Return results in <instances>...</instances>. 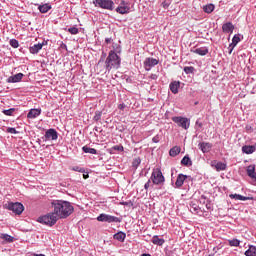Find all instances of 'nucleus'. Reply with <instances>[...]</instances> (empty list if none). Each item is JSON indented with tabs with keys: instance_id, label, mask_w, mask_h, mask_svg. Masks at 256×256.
I'll use <instances>...</instances> for the list:
<instances>
[{
	"instance_id": "17",
	"label": "nucleus",
	"mask_w": 256,
	"mask_h": 256,
	"mask_svg": "<svg viewBox=\"0 0 256 256\" xmlns=\"http://www.w3.org/2000/svg\"><path fill=\"white\" fill-rule=\"evenodd\" d=\"M180 87H181V82L179 81H172L169 85V89L171 93H173L174 95H177V93H179Z\"/></svg>"
},
{
	"instance_id": "6",
	"label": "nucleus",
	"mask_w": 256,
	"mask_h": 256,
	"mask_svg": "<svg viewBox=\"0 0 256 256\" xmlns=\"http://www.w3.org/2000/svg\"><path fill=\"white\" fill-rule=\"evenodd\" d=\"M97 221L100 223H121V219L117 216H111L109 214H100L97 217Z\"/></svg>"
},
{
	"instance_id": "22",
	"label": "nucleus",
	"mask_w": 256,
	"mask_h": 256,
	"mask_svg": "<svg viewBox=\"0 0 256 256\" xmlns=\"http://www.w3.org/2000/svg\"><path fill=\"white\" fill-rule=\"evenodd\" d=\"M39 115H41V109H31L27 114V118L36 119V117H39Z\"/></svg>"
},
{
	"instance_id": "46",
	"label": "nucleus",
	"mask_w": 256,
	"mask_h": 256,
	"mask_svg": "<svg viewBox=\"0 0 256 256\" xmlns=\"http://www.w3.org/2000/svg\"><path fill=\"white\" fill-rule=\"evenodd\" d=\"M125 107H127L125 105V103H122V104L118 105V109H120V111H123V109H125Z\"/></svg>"
},
{
	"instance_id": "19",
	"label": "nucleus",
	"mask_w": 256,
	"mask_h": 256,
	"mask_svg": "<svg viewBox=\"0 0 256 256\" xmlns=\"http://www.w3.org/2000/svg\"><path fill=\"white\" fill-rule=\"evenodd\" d=\"M23 73H18L16 75L10 76L7 79V83H19L23 79Z\"/></svg>"
},
{
	"instance_id": "16",
	"label": "nucleus",
	"mask_w": 256,
	"mask_h": 256,
	"mask_svg": "<svg viewBox=\"0 0 256 256\" xmlns=\"http://www.w3.org/2000/svg\"><path fill=\"white\" fill-rule=\"evenodd\" d=\"M36 7H38V10L40 13H49L53 9L51 4L45 3V4H35Z\"/></svg>"
},
{
	"instance_id": "15",
	"label": "nucleus",
	"mask_w": 256,
	"mask_h": 256,
	"mask_svg": "<svg viewBox=\"0 0 256 256\" xmlns=\"http://www.w3.org/2000/svg\"><path fill=\"white\" fill-rule=\"evenodd\" d=\"M212 148H213V144L209 142H200L198 144V149H200L202 153H209V151H211Z\"/></svg>"
},
{
	"instance_id": "45",
	"label": "nucleus",
	"mask_w": 256,
	"mask_h": 256,
	"mask_svg": "<svg viewBox=\"0 0 256 256\" xmlns=\"http://www.w3.org/2000/svg\"><path fill=\"white\" fill-rule=\"evenodd\" d=\"M150 79H152L153 81H157L158 79L157 74H151Z\"/></svg>"
},
{
	"instance_id": "43",
	"label": "nucleus",
	"mask_w": 256,
	"mask_h": 256,
	"mask_svg": "<svg viewBox=\"0 0 256 256\" xmlns=\"http://www.w3.org/2000/svg\"><path fill=\"white\" fill-rule=\"evenodd\" d=\"M246 131H247L248 133H253V127L247 125V126H246Z\"/></svg>"
},
{
	"instance_id": "47",
	"label": "nucleus",
	"mask_w": 256,
	"mask_h": 256,
	"mask_svg": "<svg viewBox=\"0 0 256 256\" xmlns=\"http://www.w3.org/2000/svg\"><path fill=\"white\" fill-rule=\"evenodd\" d=\"M197 211H199V208L197 206L192 207V212L193 213H197Z\"/></svg>"
},
{
	"instance_id": "54",
	"label": "nucleus",
	"mask_w": 256,
	"mask_h": 256,
	"mask_svg": "<svg viewBox=\"0 0 256 256\" xmlns=\"http://www.w3.org/2000/svg\"><path fill=\"white\" fill-rule=\"evenodd\" d=\"M136 163L139 165V163H141V161L139 160V161H136Z\"/></svg>"
},
{
	"instance_id": "24",
	"label": "nucleus",
	"mask_w": 256,
	"mask_h": 256,
	"mask_svg": "<svg viewBox=\"0 0 256 256\" xmlns=\"http://www.w3.org/2000/svg\"><path fill=\"white\" fill-rule=\"evenodd\" d=\"M127 237V234H125L123 231L117 232L114 234V239L116 241H120V243H123L125 241V238Z\"/></svg>"
},
{
	"instance_id": "34",
	"label": "nucleus",
	"mask_w": 256,
	"mask_h": 256,
	"mask_svg": "<svg viewBox=\"0 0 256 256\" xmlns=\"http://www.w3.org/2000/svg\"><path fill=\"white\" fill-rule=\"evenodd\" d=\"M184 73H186V75H191V74L195 73V67H193V66L184 67Z\"/></svg>"
},
{
	"instance_id": "9",
	"label": "nucleus",
	"mask_w": 256,
	"mask_h": 256,
	"mask_svg": "<svg viewBox=\"0 0 256 256\" xmlns=\"http://www.w3.org/2000/svg\"><path fill=\"white\" fill-rule=\"evenodd\" d=\"M45 141H57L59 139V133L54 128H50L45 132Z\"/></svg>"
},
{
	"instance_id": "32",
	"label": "nucleus",
	"mask_w": 256,
	"mask_h": 256,
	"mask_svg": "<svg viewBox=\"0 0 256 256\" xmlns=\"http://www.w3.org/2000/svg\"><path fill=\"white\" fill-rule=\"evenodd\" d=\"M246 256H256V246H249V249L245 251Z\"/></svg>"
},
{
	"instance_id": "7",
	"label": "nucleus",
	"mask_w": 256,
	"mask_h": 256,
	"mask_svg": "<svg viewBox=\"0 0 256 256\" xmlns=\"http://www.w3.org/2000/svg\"><path fill=\"white\" fill-rule=\"evenodd\" d=\"M6 208L9 211H12L13 213H15L16 215H21V213H23V211H25V207L23 206V204L19 203V202H9L6 205Z\"/></svg>"
},
{
	"instance_id": "49",
	"label": "nucleus",
	"mask_w": 256,
	"mask_h": 256,
	"mask_svg": "<svg viewBox=\"0 0 256 256\" xmlns=\"http://www.w3.org/2000/svg\"><path fill=\"white\" fill-rule=\"evenodd\" d=\"M105 42H106L107 44L111 43V38H106V39H105Z\"/></svg>"
},
{
	"instance_id": "50",
	"label": "nucleus",
	"mask_w": 256,
	"mask_h": 256,
	"mask_svg": "<svg viewBox=\"0 0 256 256\" xmlns=\"http://www.w3.org/2000/svg\"><path fill=\"white\" fill-rule=\"evenodd\" d=\"M84 179H89V174H83Z\"/></svg>"
},
{
	"instance_id": "42",
	"label": "nucleus",
	"mask_w": 256,
	"mask_h": 256,
	"mask_svg": "<svg viewBox=\"0 0 256 256\" xmlns=\"http://www.w3.org/2000/svg\"><path fill=\"white\" fill-rule=\"evenodd\" d=\"M112 151H123L122 145H115L112 147Z\"/></svg>"
},
{
	"instance_id": "30",
	"label": "nucleus",
	"mask_w": 256,
	"mask_h": 256,
	"mask_svg": "<svg viewBox=\"0 0 256 256\" xmlns=\"http://www.w3.org/2000/svg\"><path fill=\"white\" fill-rule=\"evenodd\" d=\"M82 151L84 153H90V155H97V150L95 148H89L88 146H83Z\"/></svg>"
},
{
	"instance_id": "52",
	"label": "nucleus",
	"mask_w": 256,
	"mask_h": 256,
	"mask_svg": "<svg viewBox=\"0 0 256 256\" xmlns=\"http://www.w3.org/2000/svg\"><path fill=\"white\" fill-rule=\"evenodd\" d=\"M153 141H154V143H157L158 140H157L156 137H154V138H153Z\"/></svg>"
},
{
	"instance_id": "40",
	"label": "nucleus",
	"mask_w": 256,
	"mask_h": 256,
	"mask_svg": "<svg viewBox=\"0 0 256 256\" xmlns=\"http://www.w3.org/2000/svg\"><path fill=\"white\" fill-rule=\"evenodd\" d=\"M6 131H7V133H11L12 135H17V133H19L17 131V129H15L13 127H8Z\"/></svg>"
},
{
	"instance_id": "35",
	"label": "nucleus",
	"mask_w": 256,
	"mask_h": 256,
	"mask_svg": "<svg viewBox=\"0 0 256 256\" xmlns=\"http://www.w3.org/2000/svg\"><path fill=\"white\" fill-rule=\"evenodd\" d=\"M230 247H239V245L241 244V241H239L238 239H232V240H228Z\"/></svg>"
},
{
	"instance_id": "55",
	"label": "nucleus",
	"mask_w": 256,
	"mask_h": 256,
	"mask_svg": "<svg viewBox=\"0 0 256 256\" xmlns=\"http://www.w3.org/2000/svg\"><path fill=\"white\" fill-rule=\"evenodd\" d=\"M101 61H103V59H100L99 63H101Z\"/></svg>"
},
{
	"instance_id": "18",
	"label": "nucleus",
	"mask_w": 256,
	"mask_h": 256,
	"mask_svg": "<svg viewBox=\"0 0 256 256\" xmlns=\"http://www.w3.org/2000/svg\"><path fill=\"white\" fill-rule=\"evenodd\" d=\"M43 45H44V43L34 44L33 46H31L29 48L30 53L32 55H37V53H39V51H41L43 49Z\"/></svg>"
},
{
	"instance_id": "48",
	"label": "nucleus",
	"mask_w": 256,
	"mask_h": 256,
	"mask_svg": "<svg viewBox=\"0 0 256 256\" xmlns=\"http://www.w3.org/2000/svg\"><path fill=\"white\" fill-rule=\"evenodd\" d=\"M228 49H229V55H231L233 53V49H235V48H233V47H231V45H229Z\"/></svg>"
},
{
	"instance_id": "21",
	"label": "nucleus",
	"mask_w": 256,
	"mask_h": 256,
	"mask_svg": "<svg viewBox=\"0 0 256 256\" xmlns=\"http://www.w3.org/2000/svg\"><path fill=\"white\" fill-rule=\"evenodd\" d=\"M256 147L254 145H245L242 147V152L246 155H251L255 153Z\"/></svg>"
},
{
	"instance_id": "23",
	"label": "nucleus",
	"mask_w": 256,
	"mask_h": 256,
	"mask_svg": "<svg viewBox=\"0 0 256 256\" xmlns=\"http://www.w3.org/2000/svg\"><path fill=\"white\" fill-rule=\"evenodd\" d=\"M230 199H235V201H249V197L240 194H230Z\"/></svg>"
},
{
	"instance_id": "10",
	"label": "nucleus",
	"mask_w": 256,
	"mask_h": 256,
	"mask_svg": "<svg viewBox=\"0 0 256 256\" xmlns=\"http://www.w3.org/2000/svg\"><path fill=\"white\" fill-rule=\"evenodd\" d=\"M210 165L217 172H221V171H226L227 170V163H223L221 161L213 160V161H211Z\"/></svg>"
},
{
	"instance_id": "25",
	"label": "nucleus",
	"mask_w": 256,
	"mask_h": 256,
	"mask_svg": "<svg viewBox=\"0 0 256 256\" xmlns=\"http://www.w3.org/2000/svg\"><path fill=\"white\" fill-rule=\"evenodd\" d=\"M152 243L153 245H158L159 247H161V245H164L165 239L159 238L158 235H155L152 237Z\"/></svg>"
},
{
	"instance_id": "44",
	"label": "nucleus",
	"mask_w": 256,
	"mask_h": 256,
	"mask_svg": "<svg viewBox=\"0 0 256 256\" xmlns=\"http://www.w3.org/2000/svg\"><path fill=\"white\" fill-rule=\"evenodd\" d=\"M151 184V179L147 181V183H145L144 185V189L147 191V189H149V185Z\"/></svg>"
},
{
	"instance_id": "53",
	"label": "nucleus",
	"mask_w": 256,
	"mask_h": 256,
	"mask_svg": "<svg viewBox=\"0 0 256 256\" xmlns=\"http://www.w3.org/2000/svg\"><path fill=\"white\" fill-rule=\"evenodd\" d=\"M206 208H207V209H211V207L209 206V204H206Z\"/></svg>"
},
{
	"instance_id": "3",
	"label": "nucleus",
	"mask_w": 256,
	"mask_h": 256,
	"mask_svg": "<svg viewBox=\"0 0 256 256\" xmlns=\"http://www.w3.org/2000/svg\"><path fill=\"white\" fill-rule=\"evenodd\" d=\"M57 221H59V218L55 212H50L38 218V223H42V225H48V227H53Z\"/></svg>"
},
{
	"instance_id": "29",
	"label": "nucleus",
	"mask_w": 256,
	"mask_h": 256,
	"mask_svg": "<svg viewBox=\"0 0 256 256\" xmlns=\"http://www.w3.org/2000/svg\"><path fill=\"white\" fill-rule=\"evenodd\" d=\"M240 41L241 38L239 37V34H235L232 38V43L230 44V47H232V49H235Z\"/></svg>"
},
{
	"instance_id": "13",
	"label": "nucleus",
	"mask_w": 256,
	"mask_h": 256,
	"mask_svg": "<svg viewBox=\"0 0 256 256\" xmlns=\"http://www.w3.org/2000/svg\"><path fill=\"white\" fill-rule=\"evenodd\" d=\"M131 11V8L125 5V1L122 0L121 4L116 8V13L120 15H127Z\"/></svg>"
},
{
	"instance_id": "28",
	"label": "nucleus",
	"mask_w": 256,
	"mask_h": 256,
	"mask_svg": "<svg viewBox=\"0 0 256 256\" xmlns=\"http://www.w3.org/2000/svg\"><path fill=\"white\" fill-rule=\"evenodd\" d=\"M247 175L248 177H250L251 179H256V172H255V166H248L247 168Z\"/></svg>"
},
{
	"instance_id": "12",
	"label": "nucleus",
	"mask_w": 256,
	"mask_h": 256,
	"mask_svg": "<svg viewBox=\"0 0 256 256\" xmlns=\"http://www.w3.org/2000/svg\"><path fill=\"white\" fill-rule=\"evenodd\" d=\"M191 53H195L196 55H200L201 57H205L207 53H209V48L207 46H203L200 48L194 47L190 50Z\"/></svg>"
},
{
	"instance_id": "31",
	"label": "nucleus",
	"mask_w": 256,
	"mask_h": 256,
	"mask_svg": "<svg viewBox=\"0 0 256 256\" xmlns=\"http://www.w3.org/2000/svg\"><path fill=\"white\" fill-rule=\"evenodd\" d=\"M204 13H213L215 11V5L213 4H207L203 7Z\"/></svg>"
},
{
	"instance_id": "39",
	"label": "nucleus",
	"mask_w": 256,
	"mask_h": 256,
	"mask_svg": "<svg viewBox=\"0 0 256 256\" xmlns=\"http://www.w3.org/2000/svg\"><path fill=\"white\" fill-rule=\"evenodd\" d=\"M9 43L13 49H17L19 47V41H17V39H11Z\"/></svg>"
},
{
	"instance_id": "41",
	"label": "nucleus",
	"mask_w": 256,
	"mask_h": 256,
	"mask_svg": "<svg viewBox=\"0 0 256 256\" xmlns=\"http://www.w3.org/2000/svg\"><path fill=\"white\" fill-rule=\"evenodd\" d=\"M72 171H76V172H78V173H85V168H81V167H79V166H74V167L72 168Z\"/></svg>"
},
{
	"instance_id": "27",
	"label": "nucleus",
	"mask_w": 256,
	"mask_h": 256,
	"mask_svg": "<svg viewBox=\"0 0 256 256\" xmlns=\"http://www.w3.org/2000/svg\"><path fill=\"white\" fill-rule=\"evenodd\" d=\"M179 153H181V147H179V146H174L169 151L170 157H177V155H179Z\"/></svg>"
},
{
	"instance_id": "51",
	"label": "nucleus",
	"mask_w": 256,
	"mask_h": 256,
	"mask_svg": "<svg viewBox=\"0 0 256 256\" xmlns=\"http://www.w3.org/2000/svg\"><path fill=\"white\" fill-rule=\"evenodd\" d=\"M141 256H151V254L144 253Z\"/></svg>"
},
{
	"instance_id": "36",
	"label": "nucleus",
	"mask_w": 256,
	"mask_h": 256,
	"mask_svg": "<svg viewBox=\"0 0 256 256\" xmlns=\"http://www.w3.org/2000/svg\"><path fill=\"white\" fill-rule=\"evenodd\" d=\"M102 115H103V112L97 110V111L95 112L94 117H93V121H96V122L101 121Z\"/></svg>"
},
{
	"instance_id": "33",
	"label": "nucleus",
	"mask_w": 256,
	"mask_h": 256,
	"mask_svg": "<svg viewBox=\"0 0 256 256\" xmlns=\"http://www.w3.org/2000/svg\"><path fill=\"white\" fill-rule=\"evenodd\" d=\"M0 239H3L4 241H7L8 243H13L14 238L9 234H1Z\"/></svg>"
},
{
	"instance_id": "1",
	"label": "nucleus",
	"mask_w": 256,
	"mask_h": 256,
	"mask_svg": "<svg viewBox=\"0 0 256 256\" xmlns=\"http://www.w3.org/2000/svg\"><path fill=\"white\" fill-rule=\"evenodd\" d=\"M51 207L54 214L58 216V219H67L75 211L71 202L65 200H52Z\"/></svg>"
},
{
	"instance_id": "8",
	"label": "nucleus",
	"mask_w": 256,
	"mask_h": 256,
	"mask_svg": "<svg viewBox=\"0 0 256 256\" xmlns=\"http://www.w3.org/2000/svg\"><path fill=\"white\" fill-rule=\"evenodd\" d=\"M172 121L176 123L178 127H182V129H189V126L191 125V122H189V119L185 117L175 116V117H172Z\"/></svg>"
},
{
	"instance_id": "37",
	"label": "nucleus",
	"mask_w": 256,
	"mask_h": 256,
	"mask_svg": "<svg viewBox=\"0 0 256 256\" xmlns=\"http://www.w3.org/2000/svg\"><path fill=\"white\" fill-rule=\"evenodd\" d=\"M2 113L4 115H7L8 117H11L15 113V108H10L8 110H3Z\"/></svg>"
},
{
	"instance_id": "4",
	"label": "nucleus",
	"mask_w": 256,
	"mask_h": 256,
	"mask_svg": "<svg viewBox=\"0 0 256 256\" xmlns=\"http://www.w3.org/2000/svg\"><path fill=\"white\" fill-rule=\"evenodd\" d=\"M153 185H163L165 183V176L161 172V168H154L150 177Z\"/></svg>"
},
{
	"instance_id": "38",
	"label": "nucleus",
	"mask_w": 256,
	"mask_h": 256,
	"mask_svg": "<svg viewBox=\"0 0 256 256\" xmlns=\"http://www.w3.org/2000/svg\"><path fill=\"white\" fill-rule=\"evenodd\" d=\"M68 33H70L71 35H77L79 33V28L75 26L68 28Z\"/></svg>"
},
{
	"instance_id": "56",
	"label": "nucleus",
	"mask_w": 256,
	"mask_h": 256,
	"mask_svg": "<svg viewBox=\"0 0 256 256\" xmlns=\"http://www.w3.org/2000/svg\"><path fill=\"white\" fill-rule=\"evenodd\" d=\"M202 199H205V197H204V196H202Z\"/></svg>"
},
{
	"instance_id": "2",
	"label": "nucleus",
	"mask_w": 256,
	"mask_h": 256,
	"mask_svg": "<svg viewBox=\"0 0 256 256\" xmlns=\"http://www.w3.org/2000/svg\"><path fill=\"white\" fill-rule=\"evenodd\" d=\"M106 69L111 71V69H119L121 67V57L111 50L105 61Z\"/></svg>"
},
{
	"instance_id": "5",
	"label": "nucleus",
	"mask_w": 256,
	"mask_h": 256,
	"mask_svg": "<svg viewBox=\"0 0 256 256\" xmlns=\"http://www.w3.org/2000/svg\"><path fill=\"white\" fill-rule=\"evenodd\" d=\"M93 5H95V7H100V9H107L108 11H113L115 9L113 0H94Z\"/></svg>"
},
{
	"instance_id": "20",
	"label": "nucleus",
	"mask_w": 256,
	"mask_h": 256,
	"mask_svg": "<svg viewBox=\"0 0 256 256\" xmlns=\"http://www.w3.org/2000/svg\"><path fill=\"white\" fill-rule=\"evenodd\" d=\"M234 30H235V26H233V23L231 22H227L222 26L223 33H233Z\"/></svg>"
},
{
	"instance_id": "11",
	"label": "nucleus",
	"mask_w": 256,
	"mask_h": 256,
	"mask_svg": "<svg viewBox=\"0 0 256 256\" xmlns=\"http://www.w3.org/2000/svg\"><path fill=\"white\" fill-rule=\"evenodd\" d=\"M155 65H159V60L155 58H146L144 61V68L146 71H151V68L155 67Z\"/></svg>"
},
{
	"instance_id": "14",
	"label": "nucleus",
	"mask_w": 256,
	"mask_h": 256,
	"mask_svg": "<svg viewBox=\"0 0 256 256\" xmlns=\"http://www.w3.org/2000/svg\"><path fill=\"white\" fill-rule=\"evenodd\" d=\"M191 176H187L185 174H179L177 176L176 182H175V187L177 189H181V187H183V183H185L186 179H189Z\"/></svg>"
},
{
	"instance_id": "26",
	"label": "nucleus",
	"mask_w": 256,
	"mask_h": 256,
	"mask_svg": "<svg viewBox=\"0 0 256 256\" xmlns=\"http://www.w3.org/2000/svg\"><path fill=\"white\" fill-rule=\"evenodd\" d=\"M181 165H184L185 167H191L193 165V161H191L189 155H186L182 158Z\"/></svg>"
}]
</instances>
